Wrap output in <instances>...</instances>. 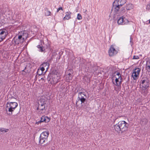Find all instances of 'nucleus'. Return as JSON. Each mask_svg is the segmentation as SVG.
I'll return each instance as SVG.
<instances>
[{
    "mask_svg": "<svg viewBox=\"0 0 150 150\" xmlns=\"http://www.w3.org/2000/svg\"><path fill=\"white\" fill-rule=\"evenodd\" d=\"M128 126V124L125 121H121L114 126V128L118 133H123L127 130Z\"/></svg>",
    "mask_w": 150,
    "mask_h": 150,
    "instance_id": "1",
    "label": "nucleus"
},
{
    "mask_svg": "<svg viewBox=\"0 0 150 150\" xmlns=\"http://www.w3.org/2000/svg\"><path fill=\"white\" fill-rule=\"evenodd\" d=\"M18 106V104L16 102H7L6 104L5 111L6 114L8 115L12 114V112Z\"/></svg>",
    "mask_w": 150,
    "mask_h": 150,
    "instance_id": "2",
    "label": "nucleus"
},
{
    "mask_svg": "<svg viewBox=\"0 0 150 150\" xmlns=\"http://www.w3.org/2000/svg\"><path fill=\"white\" fill-rule=\"evenodd\" d=\"M126 2V0H115L112 4V9L116 14L119 11L120 9Z\"/></svg>",
    "mask_w": 150,
    "mask_h": 150,
    "instance_id": "3",
    "label": "nucleus"
},
{
    "mask_svg": "<svg viewBox=\"0 0 150 150\" xmlns=\"http://www.w3.org/2000/svg\"><path fill=\"white\" fill-rule=\"evenodd\" d=\"M139 83L140 86H142L143 90L144 91H145L149 88L150 84L149 80L146 77H142Z\"/></svg>",
    "mask_w": 150,
    "mask_h": 150,
    "instance_id": "4",
    "label": "nucleus"
},
{
    "mask_svg": "<svg viewBox=\"0 0 150 150\" xmlns=\"http://www.w3.org/2000/svg\"><path fill=\"white\" fill-rule=\"evenodd\" d=\"M141 69L139 68H135L133 70L132 76L134 80H137L139 77Z\"/></svg>",
    "mask_w": 150,
    "mask_h": 150,
    "instance_id": "5",
    "label": "nucleus"
},
{
    "mask_svg": "<svg viewBox=\"0 0 150 150\" xmlns=\"http://www.w3.org/2000/svg\"><path fill=\"white\" fill-rule=\"evenodd\" d=\"M8 35L7 30L4 28L0 29V42L3 41Z\"/></svg>",
    "mask_w": 150,
    "mask_h": 150,
    "instance_id": "6",
    "label": "nucleus"
},
{
    "mask_svg": "<svg viewBox=\"0 0 150 150\" xmlns=\"http://www.w3.org/2000/svg\"><path fill=\"white\" fill-rule=\"evenodd\" d=\"M129 22L128 20L123 16L120 17L117 21L118 24L120 25H125L127 24Z\"/></svg>",
    "mask_w": 150,
    "mask_h": 150,
    "instance_id": "7",
    "label": "nucleus"
},
{
    "mask_svg": "<svg viewBox=\"0 0 150 150\" xmlns=\"http://www.w3.org/2000/svg\"><path fill=\"white\" fill-rule=\"evenodd\" d=\"M117 52V50L115 49L113 45H111L108 50L109 55L110 56H113L116 54Z\"/></svg>",
    "mask_w": 150,
    "mask_h": 150,
    "instance_id": "8",
    "label": "nucleus"
},
{
    "mask_svg": "<svg viewBox=\"0 0 150 150\" xmlns=\"http://www.w3.org/2000/svg\"><path fill=\"white\" fill-rule=\"evenodd\" d=\"M43 44L44 45V42L42 40H41L40 42L37 46V47L38 49V50L39 52H45V47L43 46Z\"/></svg>",
    "mask_w": 150,
    "mask_h": 150,
    "instance_id": "9",
    "label": "nucleus"
},
{
    "mask_svg": "<svg viewBox=\"0 0 150 150\" xmlns=\"http://www.w3.org/2000/svg\"><path fill=\"white\" fill-rule=\"evenodd\" d=\"M93 65V63H91V62L88 63L86 65L87 67H88V69L91 72L95 71L98 69L97 66Z\"/></svg>",
    "mask_w": 150,
    "mask_h": 150,
    "instance_id": "10",
    "label": "nucleus"
},
{
    "mask_svg": "<svg viewBox=\"0 0 150 150\" xmlns=\"http://www.w3.org/2000/svg\"><path fill=\"white\" fill-rule=\"evenodd\" d=\"M122 78H119V77H116L115 79V83L114 82L112 81L113 84H114L115 85L117 86L118 87H120L122 83Z\"/></svg>",
    "mask_w": 150,
    "mask_h": 150,
    "instance_id": "11",
    "label": "nucleus"
},
{
    "mask_svg": "<svg viewBox=\"0 0 150 150\" xmlns=\"http://www.w3.org/2000/svg\"><path fill=\"white\" fill-rule=\"evenodd\" d=\"M19 34L21 35L22 37L23 38V41H25L28 37V34L27 32L25 31H23L20 32Z\"/></svg>",
    "mask_w": 150,
    "mask_h": 150,
    "instance_id": "12",
    "label": "nucleus"
},
{
    "mask_svg": "<svg viewBox=\"0 0 150 150\" xmlns=\"http://www.w3.org/2000/svg\"><path fill=\"white\" fill-rule=\"evenodd\" d=\"M49 135V133L48 131H45L42 132L40 134V137L47 139V138Z\"/></svg>",
    "mask_w": 150,
    "mask_h": 150,
    "instance_id": "13",
    "label": "nucleus"
},
{
    "mask_svg": "<svg viewBox=\"0 0 150 150\" xmlns=\"http://www.w3.org/2000/svg\"><path fill=\"white\" fill-rule=\"evenodd\" d=\"M19 35L18 38L16 39L15 41V42L16 44H18L20 43H22L24 41H23V38L22 37L21 35L20 34Z\"/></svg>",
    "mask_w": 150,
    "mask_h": 150,
    "instance_id": "14",
    "label": "nucleus"
},
{
    "mask_svg": "<svg viewBox=\"0 0 150 150\" xmlns=\"http://www.w3.org/2000/svg\"><path fill=\"white\" fill-rule=\"evenodd\" d=\"M47 139L40 137L39 139V144L41 145L47 142Z\"/></svg>",
    "mask_w": 150,
    "mask_h": 150,
    "instance_id": "15",
    "label": "nucleus"
},
{
    "mask_svg": "<svg viewBox=\"0 0 150 150\" xmlns=\"http://www.w3.org/2000/svg\"><path fill=\"white\" fill-rule=\"evenodd\" d=\"M54 78L52 80L53 83L56 84L60 81V77L59 76H58L57 75H54Z\"/></svg>",
    "mask_w": 150,
    "mask_h": 150,
    "instance_id": "16",
    "label": "nucleus"
},
{
    "mask_svg": "<svg viewBox=\"0 0 150 150\" xmlns=\"http://www.w3.org/2000/svg\"><path fill=\"white\" fill-rule=\"evenodd\" d=\"M50 120V119L47 117L43 116L41 117L40 122H47L49 121Z\"/></svg>",
    "mask_w": 150,
    "mask_h": 150,
    "instance_id": "17",
    "label": "nucleus"
},
{
    "mask_svg": "<svg viewBox=\"0 0 150 150\" xmlns=\"http://www.w3.org/2000/svg\"><path fill=\"white\" fill-rule=\"evenodd\" d=\"M78 98H86V95L84 92H79L78 93Z\"/></svg>",
    "mask_w": 150,
    "mask_h": 150,
    "instance_id": "18",
    "label": "nucleus"
},
{
    "mask_svg": "<svg viewBox=\"0 0 150 150\" xmlns=\"http://www.w3.org/2000/svg\"><path fill=\"white\" fill-rule=\"evenodd\" d=\"M86 98H77V100L76 102V105L77 106H78L77 105V102L79 101H80L81 102V104H82L83 103H84V102L86 101Z\"/></svg>",
    "mask_w": 150,
    "mask_h": 150,
    "instance_id": "19",
    "label": "nucleus"
},
{
    "mask_svg": "<svg viewBox=\"0 0 150 150\" xmlns=\"http://www.w3.org/2000/svg\"><path fill=\"white\" fill-rule=\"evenodd\" d=\"M39 106L37 108V110H44L45 108V105H43V104H42L41 103H38Z\"/></svg>",
    "mask_w": 150,
    "mask_h": 150,
    "instance_id": "20",
    "label": "nucleus"
},
{
    "mask_svg": "<svg viewBox=\"0 0 150 150\" xmlns=\"http://www.w3.org/2000/svg\"><path fill=\"white\" fill-rule=\"evenodd\" d=\"M71 13L70 12H67L66 13L65 16L64 18V20H69L71 18Z\"/></svg>",
    "mask_w": 150,
    "mask_h": 150,
    "instance_id": "21",
    "label": "nucleus"
},
{
    "mask_svg": "<svg viewBox=\"0 0 150 150\" xmlns=\"http://www.w3.org/2000/svg\"><path fill=\"white\" fill-rule=\"evenodd\" d=\"M146 69L148 72H150V61H147L146 64Z\"/></svg>",
    "mask_w": 150,
    "mask_h": 150,
    "instance_id": "22",
    "label": "nucleus"
},
{
    "mask_svg": "<svg viewBox=\"0 0 150 150\" xmlns=\"http://www.w3.org/2000/svg\"><path fill=\"white\" fill-rule=\"evenodd\" d=\"M45 15L46 16H50L51 14V12L47 8H46L45 10Z\"/></svg>",
    "mask_w": 150,
    "mask_h": 150,
    "instance_id": "23",
    "label": "nucleus"
},
{
    "mask_svg": "<svg viewBox=\"0 0 150 150\" xmlns=\"http://www.w3.org/2000/svg\"><path fill=\"white\" fill-rule=\"evenodd\" d=\"M72 76L71 75V74L69 73L67 75V80L68 81H69L70 80H72Z\"/></svg>",
    "mask_w": 150,
    "mask_h": 150,
    "instance_id": "24",
    "label": "nucleus"
},
{
    "mask_svg": "<svg viewBox=\"0 0 150 150\" xmlns=\"http://www.w3.org/2000/svg\"><path fill=\"white\" fill-rule=\"evenodd\" d=\"M8 131V129H5L4 128H1L0 129V132H1L2 133L4 134L5 132H6Z\"/></svg>",
    "mask_w": 150,
    "mask_h": 150,
    "instance_id": "25",
    "label": "nucleus"
},
{
    "mask_svg": "<svg viewBox=\"0 0 150 150\" xmlns=\"http://www.w3.org/2000/svg\"><path fill=\"white\" fill-rule=\"evenodd\" d=\"M43 45V46L45 47V51L46 52V50L47 49H50V45L48 43H47V44H45L44 43V45Z\"/></svg>",
    "mask_w": 150,
    "mask_h": 150,
    "instance_id": "26",
    "label": "nucleus"
},
{
    "mask_svg": "<svg viewBox=\"0 0 150 150\" xmlns=\"http://www.w3.org/2000/svg\"><path fill=\"white\" fill-rule=\"evenodd\" d=\"M114 76H116V75L118 77H119V78H122L121 75L120 74V72L117 71H115L114 73Z\"/></svg>",
    "mask_w": 150,
    "mask_h": 150,
    "instance_id": "27",
    "label": "nucleus"
},
{
    "mask_svg": "<svg viewBox=\"0 0 150 150\" xmlns=\"http://www.w3.org/2000/svg\"><path fill=\"white\" fill-rule=\"evenodd\" d=\"M41 66L44 67H47L46 69H47L49 68V64L47 62H44L41 65L40 67Z\"/></svg>",
    "mask_w": 150,
    "mask_h": 150,
    "instance_id": "28",
    "label": "nucleus"
},
{
    "mask_svg": "<svg viewBox=\"0 0 150 150\" xmlns=\"http://www.w3.org/2000/svg\"><path fill=\"white\" fill-rule=\"evenodd\" d=\"M125 11V8L122 7L121 9H120L119 11L117 13L119 12L120 13H124Z\"/></svg>",
    "mask_w": 150,
    "mask_h": 150,
    "instance_id": "29",
    "label": "nucleus"
},
{
    "mask_svg": "<svg viewBox=\"0 0 150 150\" xmlns=\"http://www.w3.org/2000/svg\"><path fill=\"white\" fill-rule=\"evenodd\" d=\"M148 120L147 119L144 118L141 120V121L144 122V124L145 125L148 122Z\"/></svg>",
    "mask_w": 150,
    "mask_h": 150,
    "instance_id": "30",
    "label": "nucleus"
},
{
    "mask_svg": "<svg viewBox=\"0 0 150 150\" xmlns=\"http://www.w3.org/2000/svg\"><path fill=\"white\" fill-rule=\"evenodd\" d=\"M37 73L39 76H40L42 74L43 72L40 70H39V69H38L37 70Z\"/></svg>",
    "mask_w": 150,
    "mask_h": 150,
    "instance_id": "31",
    "label": "nucleus"
},
{
    "mask_svg": "<svg viewBox=\"0 0 150 150\" xmlns=\"http://www.w3.org/2000/svg\"><path fill=\"white\" fill-rule=\"evenodd\" d=\"M77 18L79 20H81L82 19L81 15V14L78 13L77 14Z\"/></svg>",
    "mask_w": 150,
    "mask_h": 150,
    "instance_id": "32",
    "label": "nucleus"
},
{
    "mask_svg": "<svg viewBox=\"0 0 150 150\" xmlns=\"http://www.w3.org/2000/svg\"><path fill=\"white\" fill-rule=\"evenodd\" d=\"M139 59V57L138 56L134 55L133 56V59Z\"/></svg>",
    "mask_w": 150,
    "mask_h": 150,
    "instance_id": "33",
    "label": "nucleus"
},
{
    "mask_svg": "<svg viewBox=\"0 0 150 150\" xmlns=\"http://www.w3.org/2000/svg\"><path fill=\"white\" fill-rule=\"evenodd\" d=\"M130 44L131 45V46H132V45L133 44V38H132L131 37H130Z\"/></svg>",
    "mask_w": 150,
    "mask_h": 150,
    "instance_id": "34",
    "label": "nucleus"
},
{
    "mask_svg": "<svg viewBox=\"0 0 150 150\" xmlns=\"http://www.w3.org/2000/svg\"><path fill=\"white\" fill-rule=\"evenodd\" d=\"M39 103H41L42 104H43V105H45V103L44 100L43 99H40V101L39 102Z\"/></svg>",
    "mask_w": 150,
    "mask_h": 150,
    "instance_id": "35",
    "label": "nucleus"
},
{
    "mask_svg": "<svg viewBox=\"0 0 150 150\" xmlns=\"http://www.w3.org/2000/svg\"><path fill=\"white\" fill-rule=\"evenodd\" d=\"M146 9L147 10H150V3L148 4L146 7Z\"/></svg>",
    "mask_w": 150,
    "mask_h": 150,
    "instance_id": "36",
    "label": "nucleus"
},
{
    "mask_svg": "<svg viewBox=\"0 0 150 150\" xmlns=\"http://www.w3.org/2000/svg\"><path fill=\"white\" fill-rule=\"evenodd\" d=\"M45 68L44 67L42 66L40 67V69H39V70H40L42 72L45 70Z\"/></svg>",
    "mask_w": 150,
    "mask_h": 150,
    "instance_id": "37",
    "label": "nucleus"
},
{
    "mask_svg": "<svg viewBox=\"0 0 150 150\" xmlns=\"http://www.w3.org/2000/svg\"><path fill=\"white\" fill-rule=\"evenodd\" d=\"M60 10H62L63 11V9L62 7H59L58 9H57V12H58Z\"/></svg>",
    "mask_w": 150,
    "mask_h": 150,
    "instance_id": "38",
    "label": "nucleus"
},
{
    "mask_svg": "<svg viewBox=\"0 0 150 150\" xmlns=\"http://www.w3.org/2000/svg\"><path fill=\"white\" fill-rule=\"evenodd\" d=\"M40 122H40V121L38 122H36V124L38 125V124H39V123H40Z\"/></svg>",
    "mask_w": 150,
    "mask_h": 150,
    "instance_id": "39",
    "label": "nucleus"
},
{
    "mask_svg": "<svg viewBox=\"0 0 150 150\" xmlns=\"http://www.w3.org/2000/svg\"><path fill=\"white\" fill-rule=\"evenodd\" d=\"M26 67H25L24 69H23V70H22V71H24L25 72H26L25 71V70L26 69Z\"/></svg>",
    "mask_w": 150,
    "mask_h": 150,
    "instance_id": "40",
    "label": "nucleus"
},
{
    "mask_svg": "<svg viewBox=\"0 0 150 150\" xmlns=\"http://www.w3.org/2000/svg\"><path fill=\"white\" fill-rule=\"evenodd\" d=\"M14 98L13 96H11V98H10V97L8 99H9L10 98L12 99V98Z\"/></svg>",
    "mask_w": 150,
    "mask_h": 150,
    "instance_id": "41",
    "label": "nucleus"
},
{
    "mask_svg": "<svg viewBox=\"0 0 150 150\" xmlns=\"http://www.w3.org/2000/svg\"><path fill=\"white\" fill-rule=\"evenodd\" d=\"M55 149V147L54 146H53L52 148V149L53 150H54V149Z\"/></svg>",
    "mask_w": 150,
    "mask_h": 150,
    "instance_id": "42",
    "label": "nucleus"
},
{
    "mask_svg": "<svg viewBox=\"0 0 150 150\" xmlns=\"http://www.w3.org/2000/svg\"><path fill=\"white\" fill-rule=\"evenodd\" d=\"M149 23L150 24V19L149 20Z\"/></svg>",
    "mask_w": 150,
    "mask_h": 150,
    "instance_id": "43",
    "label": "nucleus"
},
{
    "mask_svg": "<svg viewBox=\"0 0 150 150\" xmlns=\"http://www.w3.org/2000/svg\"><path fill=\"white\" fill-rule=\"evenodd\" d=\"M114 88H115V91H117V90H116V88H115V87Z\"/></svg>",
    "mask_w": 150,
    "mask_h": 150,
    "instance_id": "44",
    "label": "nucleus"
},
{
    "mask_svg": "<svg viewBox=\"0 0 150 150\" xmlns=\"http://www.w3.org/2000/svg\"><path fill=\"white\" fill-rule=\"evenodd\" d=\"M116 77H118V76H117V77L116 76V77H115V78H116Z\"/></svg>",
    "mask_w": 150,
    "mask_h": 150,
    "instance_id": "45",
    "label": "nucleus"
},
{
    "mask_svg": "<svg viewBox=\"0 0 150 150\" xmlns=\"http://www.w3.org/2000/svg\"><path fill=\"white\" fill-rule=\"evenodd\" d=\"M43 79V78H42L41 79Z\"/></svg>",
    "mask_w": 150,
    "mask_h": 150,
    "instance_id": "46",
    "label": "nucleus"
},
{
    "mask_svg": "<svg viewBox=\"0 0 150 150\" xmlns=\"http://www.w3.org/2000/svg\"><path fill=\"white\" fill-rule=\"evenodd\" d=\"M1 78H0V81L1 80Z\"/></svg>",
    "mask_w": 150,
    "mask_h": 150,
    "instance_id": "47",
    "label": "nucleus"
},
{
    "mask_svg": "<svg viewBox=\"0 0 150 150\" xmlns=\"http://www.w3.org/2000/svg\"><path fill=\"white\" fill-rule=\"evenodd\" d=\"M1 128L0 127V129H1Z\"/></svg>",
    "mask_w": 150,
    "mask_h": 150,
    "instance_id": "48",
    "label": "nucleus"
},
{
    "mask_svg": "<svg viewBox=\"0 0 150 150\" xmlns=\"http://www.w3.org/2000/svg\"><path fill=\"white\" fill-rule=\"evenodd\" d=\"M149 150H150V149H149Z\"/></svg>",
    "mask_w": 150,
    "mask_h": 150,
    "instance_id": "49",
    "label": "nucleus"
}]
</instances>
